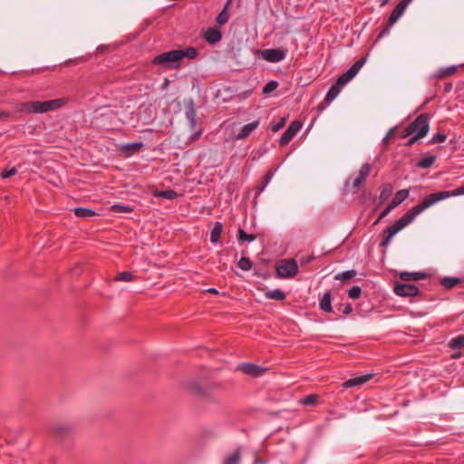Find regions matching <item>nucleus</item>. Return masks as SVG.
<instances>
[{"label":"nucleus","mask_w":464,"mask_h":464,"mask_svg":"<svg viewBox=\"0 0 464 464\" xmlns=\"http://www.w3.org/2000/svg\"><path fill=\"white\" fill-rule=\"evenodd\" d=\"M393 291L397 295L403 297H413L419 295V288L409 283L395 282Z\"/></svg>","instance_id":"nucleus-6"},{"label":"nucleus","mask_w":464,"mask_h":464,"mask_svg":"<svg viewBox=\"0 0 464 464\" xmlns=\"http://www.w3.org/2000/svg\"><path fill=\"white\" fill-rule=\"evenodd\" d=\"M451 89H452L451 83L448 82L445 84V88H444L445 92H450V91H451Z\"/></svg>","instance_id":"nucleus-58"},{"label":"nucleus","mask_w":464,"mask_h":464,"mask_svg":"<svg viewBox=\"0 0 464 464\" xmlns=\"http://www.w3.org/2000/svg\"><path fill=\"white\" fill-rule=\"evenodd\" d=\"M361 294H362V289L360 286H353L349 291H348V296L352 299H357L361 296Z\"/></svg>","instance_id":"nucleus-40"},{"label":"nucleus","mask_w":464,"mask_h":464,"mask_svg":"<svg viewBox=\"0 0 464 464\" xmlns=\"http://www.w3.org/2000/svg\"><path fill=\"white\" fill-rule=\"evenodd\" d=\"M355 276H356V271L352 269V270H347V271L337 274L334 276V279L344 282V281H347V280L354 277Z\"/></svg>","instance_id":"nucleus-32"},{"label":"nucleus","mask_w":464,"mask_h":464,"mask_svg":"<svg viewBox=\"0 0 464 464\" xmlns=\"http://www.w3.org/2000/svg\"><path fill=\"white\" fill-rule=\"evenodd\" d=\"M237 238L240 242H252L256 238V236L254 234H247L243 228H239Z\"/></svg>","instance_id":"nucleus-31"},{"label":"nucleus","mask_w":464,"mask_h":464,"mask_svg":"<svg viewBox=\"0 0 464 464\" xmlns=\"http://www.w3.org/2000/svg\"><path fill=\"white\" fill-rule=\"evenodd\" d=\"M198 54V52L195 47H188L184 50H172L154 57L152 63L162 65L165 68H178L179 63L183 58L195 59Z\"/></svg>","instance_id":"nucleus-2"},{"label":"nucleus","mask_w":464,"mask_h":464,"mask_svg":"<svg viewBox=\"0 0 464 464\" xmlns=\"http://www.w3.org/2000/svg\"><path fill=\"white\" fill-rule=\"evenodd\" d=\"M201 133H202V130H198L197 132H195V133L192 135L191 139H192L193 140H198V139L201 136Z\"/></svg>","instance_id":"nucleus-54"},{"label":"nucleus","mask_w":464,"mask_h":464,"mask_svg":"<svg viewBox=\"0 0 464 464\" xmlns=\"http://www.w3.org/2000/svg\"><path fill=\"white\" fill-rule=\"evenodd\" d=\"M241 460V452L240 450L237 449L232 455L227 456L223 464H239Z\"/></svg>","instance_id":"nucleus-28"},{"label":"nucleus","mask_w":464,"mask_h":464,"mask_svg":"<svg viewBox=\"0 0 464 464\" xmlns=\"http://www.w3.org/2000/svg\"><path fill=\"white\" fill-rule=\"evenodd\" d=\"M16 173H17V169H16V168H15V167H13V168H11V169H5V170H3V171H2V173H1V177H2L3 179H8V178H10V177H12V176L15 175Z\"/></svg>","instance_id":"nucleus-45"},{"label":"nucleus","mask_w":464,"mask_h":464,"mask_svg":"<svg viewBox=\"0 0 464 464\" xmlns=\"http://www.w3.org/2000/svg\"><path fill=\"white\" fill-rule=\"evenodd\" d=\"M409 194H410V190L406 189V188L397 191L395 193L393 198L392 199V201L389 203V205L392 208H395L409 197Z\"/></svg>","instance_id":"nucleus-16"},{"label":"nucleus","mask_w":464,"mask_h":464,"mask_svg":"<svg viewBox=\"0 0 464 464\" xmlns=\"http://www.w3.org/2000/svg\"><path fill=\"white\" fill-rule=\"evenodd\" d=\"M464 195V186H461L452 191H439L425 197L419 204L412 207L406 212L401 218H399L393 225L386 227L382 235L381 246L386 247L392 238L406 226L411 223L415 218L424 211L426 208L431 207L437 202L446 199L450 197Z\"/></svg>","instance_id":"nucleus-1"},{"label":"nucleus","mask_w":464,"mask_h":464,"mask_svg":"<svg viewBox=\"0 0 464 464\" xmlns=\"http://www.w3.org/2000/svg\"><path fill=\"white\" fill-rule=\"evenodd\" d=\"M277 87L278 82L276 81H270L263 87L262 92L264 94H269L275 90H276Z\"/></svg>","instance_id":"nucleus-38"},{"label":"nucleus","mask_w":464,"mask_h":464,"mask_svg":"<svg viewBox=\"0 0 464 464\" xmlns=\"http://www.w3.org/2000/svg\"><path fill=\"white\" fill-rule=\"evenodd\" d=\"M345 74L348 75L350 77V79L352 80L357 73L354 71H353L351 68H349L345 72Z\"/></svg>","instance_id":"nucleus-53"},{"label":"nucleus","mask_w":464,"mask_h":464,"mask_svg":"<svg viewBox=\"0 0 464 464\" xmlns=\"http://www.w3.org/2000/svg\"><path fill=\"white\" fill-rule=\"evenodd\" d=\"M393 130H394V129H391V130H389V132L387 133L386 138H388L389 136H391V135L392 134Z\"/></svg>","instance_id":"nucleus-62"},{"label":"nucleus","mask_w":464,"mask_h":464,"mask_svg":"<svg viewBox=\"0 0 464 464\" xmlns=\"http://www.w3.org/2000/svg\"><path fill=\"white\" fill-rule=\"evenodd\" d=\"M451 349H460L464 346V335H458L451 339L449 343Z\"/></svg>","instance_id":"nucleus-33"},{"label":"nucleus","mask_w":464,"mask_h":464,"mask_svg":"<svg viewBox=\"0 0 464 464\" xmlns=\"http://www.w3.org/2000/svg\"><path fill=\"white\" fill-rule=\"evenodd\" d=\"M410 131H411V130H410V127H409V126H407V127L405 128V130H403V131L401 132V138L405 139V138H407V137L411 136L413 133H412V132H410Z\"/></svg>","instance_id":"nucleus-51"},{"label":"nucleus","mask_w":464,"mask_h":464,"mask_svg":"<svg viewBox=\"0 0 464 464\" xmlns=\"http://www.w3.org/2000/svg\"><path fill=\"white\" fill-rule=\"evenodd\" d=\"M391 0H381L380 5L384 6L386 5Z\"/></svg>","instance_id":"nucleus-61"},{"label":"nucleus","mask_w":464,"mask_h":464,"mask_svg":"<svg viewBox=\"0 0 464 464\" xmlns=\"http://www.w3.org/2000/svg\"><path fill=\"white\" fill-rule=\"evenodd\" d=\"M457 72V66L452 65L447 68H440L434 74L435 78L442 79L455 74Z\"/></svg>","instance_id":"nucleus-20"},{"label":"nucleus","mask_w":464,"mask_h":464,"mask_svg":"<svg viewBox=\"0 0 464 464\" xmlns=\"http://www.w3.org/2000/svg\"><path fill=\"white\" fill-rule=\"evenodd\" d=\"M252 266V261L248 257L242 256L238 261V267L244 271L250 270Z\"/></svg>","instance_id":"nucleus-36"},{"label":"nucleus","mask_w":464,"mask_h":464,"mask_svg":"<svg viewBox=\"0 0 464 464\" xmlns=\"http://www.w3.org/2000/svg\"><path fill=\"white\" fill-rule=\"evenodd\" d=\"M262 58L270 63H278L285 59V51L281 49H266L262 52Z\"/></svg>","instance_id":"nucleus-10"},{"label":"nucleus","mask_w":464,"mask_h":464,"mask_svg":"<svg viewBox=\"0 0 464 464\" xmlns=\"http://www.w3.org/2000/svg\"><path fill=\"white\" fill-rule=\"evenodd\" d=\"M266 186L267 184H266L265 181H263V183L257 187L258 193H261Z\"/></svg>","instance_id":"nucleus-55"},{"label":"nucleus","mask_w":464,"mask_h":464,"mask_svg":"<svg viewBox=\"0 0 464 464\" xmlns=\"http://www.w3.org/2000/svg\"><path fill=\"white\" fill-rule=\"evenodd\" d=\"M159 197H161L166 199H175L178 197V193L173 189H166L162 190L158 194Z\"/></svg>","instance_id":"nucleus-39"},{"label":"nucleus","mask_w":464,"mask_h":464,"mask_svg":"<svg viewBox=\"0 0 464 464\" xmlns=\"http://www.w3.org/2000/svg\"><path fill=\"white\" fill-rule=\"evenodd\" d=\"M372 373H367L362 376L351 378L343 383V387L344 389H350L355 386L362 385L369 382L372 378Z\"/></svg>","instance_id":"nucleus-13"},{"label":"nucleus","mask_w":464,"mask_h":464,"mask_svg":"<svg viewBox=\"0 0 464 464\" xmlns=\"http://www.w3.org/2000/svg\"><path fill=\"white\" fill-rule=\"evenodd\" d=\"M135 276L133 274L128 271L121 272L116 276L115 281L130 282L134 280Z\"/></svg>","instance_id":"nucleus-34"},{"label":"nucleus","mask_w":464,"mask_h":464,"mask_svg":"<svg viewBox=\"0 0 464 464\" xmlns=\"http://www.w3.org/2000/svg\"><path fill=\"white\" fill-rule=\"evenodd\" d=\"M238 370L253 377H259L266 371V368L253 363H241L238 365Z\"/></svg>","instance_id":"nucleus-11"},{"label":"nucleus","mask_w":464,"mask_h":464,"mask_svg":"<svg viewBox=\"0 0 464 464\" xmlns=\"http://www.w3.org/2000/svg\"><path fill=\"white\" fill-rule=\"evenodd\" d=\"M372 166L369 163L362 165L359 169L358 176L352 181L351 188L348 191L353 194H356L360 189L361 186L365 182L367 177L371 172Z\"/></svg>","instance_id":"nucleus-7"},{"label":"nucleus","mask_w":464,"mask_h":464,"mask_svg":"<svg viewBox=\"0 0 464 464\" xmlns=\"http://www.w3.org/2000/svg\"><path fill=\"white\" fill-rule=\"evenodd\" d=\"M203 38L208 44H215L221 40L222 33L217 27H210L204 32Z\"/></svg>","instance_id":"nucleus-12"},{"label":"nucleus","mask_w":464,"mask_h":464,"mask_svg":"<svg viewBox=\"0 0 464 464\" xmlns=\"http://www.w3.org/2000/svg\"><path fill=\"white\" fill-rule=\"evenodd\" d=\"M331 295H332L330 291L325 292L319 303L320 309L325 313H331L333 310L331 304Z\"/></svg>","instance_id":"nucleus-18"},{"label":"nucleus","mask_w":464,"mask_h":464,"mask_svg":"<svg viewBox=\"0 0 464 464\" xmlns=\"http://www.w3.org/2000/svg\"><path fill=\"white\" fill-rule=\"evenodd\" d=\"M350 186V179L346 181L345 187L348 188Z\"/></svg>","instance_id":"nucleus-64"},{"label":"nucleus","mask_w":464,"mask_h":464,"mask_svg":"<svg viewBox=\"0 0 464 464\" xmlns=\"http://www.w3.org/2000/svg\"><path fill=\"white\" fill-rule=\"evenodd\" d=\"M318 396L316 394H309L300 401V403L304 406H311L316 403Z\"/></svg>","instance_id":"nucleus-37"},{"label":"nucleus","mask_w":464,"mask_h":464,"mask_svg":"<svg viewBox=\"0 0 464 464\" xmlns=\"http://www.w3.org/2000/svg\"><path fill=\"white\" fill-rule=\"evenodd\" d=\"M222 231V224L220 222H216L210 232V241L214 244L218 243L219 241Z\"/></svg>","instance_id":"nucleus-21"},{"label":"nucleus","mask_w":464,"mask_h":464,"mask_svg":"<svg viewBox=\"0 0 464 464\" xmlns=\"http://www.w3.org/2000/svg\"><path fill=\"white\" fill-rule=\"evenodd\" d=\"M265 296L268 299L283 301L285 299L286 295L281 289H274L266 291Z\"/></svg>","instance_id":"nucleus-22"},{"label":"nucleus","mask_w":464,"mask_h":464,"mask_svg":"<svg viewBox=\"0 0 464 464\" xmlns=\"http://www.w3.org/2000/svg\"><path fill=\"white\" fill-rule=\"evenodd\" d=\"M318 109H319L320 111H323V110L324 109V105H323V104H319V105H318Z\"/></svg>","instance_id":"nucleus-63"},{"label":"nucleus","mask_w":464,"mask_h":464,"mask_svg":"<svg viewBox=\"0 0 464 464\" xmlns=\"http://www.w3.org/2000/svg\"><path fill=\"white\" fill-rule=\"evenodd\" d=\"M258 126H259L258 120L244 125L240 129V131L237 134L236 139L237 140L246 139Z\"/></svg>","instance_id":"nucleus-14"},{"label":"nucleus","mask_w":464,"mask_h":464,"mask_svg":"<svg viewBox=\"0 0 464 464\" xmlns=\"http://www.w3.org/2000/svg\"><path fill=\"white\" fill-rule=\"evenodd\" d=\"M420 138L416 135H411L410 140L406 142V146H412L417 140H419Z\"/></svg>","instance_id":"nucleus-50"},{"label":"nucleus","mask_w":464,"mask_h":464,"mask_svg":"<svg viewBox=\"0 0 464 464\" xmlns=\"http://www.w3.org/2000/svg\"><path fill=\"white\" fill-rule=\"evenodd\" d=\"M229 17V10H227V8H223L222 11L217 15L216 22L219 25H224L228 22Z\"/></svg>","instance_id":"nucleus-29"},{"label":"nucleus","mask_w":464,"mask_h":464,"mask_svg":"<svg viewBox=\"0 0 464 464\" xmlns=\"http://www.w3.org/2000/svg\"><path fill=\"white\" fill-rule=\"evenodd\" d=\"M460 282H461V280L458 277L446 276L440 280V285L445 289H451L454 286H456L458 284H459Z\"/></svg>","instance_id":"nucleus-23"},{"label":"nucleus","mask_w":464,"mask_h":464,"mask_svg":"<svg viewBox=\"0 0 464 464\" xmlns=\"http://www.w3.org/2000/svg\"><path fill=\"white\" fill-rule=\"evenodd\" d=\"M186 117L188 121H193L197 118V111L196 109L193 106H190L186 111Z\"/></svg>","instance_id":"nucleus-46"},{"label":"nucleus","mask_w":464,"mask_h":464,"mask_svg":"<svg viewBox=\"0 0 464 464\" xmlns=\"http://www.w3.org/2000/svg\"><path fill=\"white\" fill-rule=\"evenodd\" d=\"M339 309L342 311L343 314L346 315L351 314L353 311L352 305L350 304H341Z\"/></svg>","instance_id":"nucleus-47"},{"label":"nucleus","mask_w":464,"mask_h":464,"mask_svg":"<svg viewBox=\"0 0 464 464\" xmlns=\"http://www.w3.org/2000/svg\"><path fill=\"white\" fill-rule=\"evenodd\" d=\"M393 208L388 205L385 209L382 210L381 215L379 216V219H382L384 217H386Z\"/></svg>","instance_id":"nucleus-49"},{"label":"nucleus","mask_w":464,"mask_h":464,"mask_svg":"<svg viewBox=\"0 0 464 464\" xmlns=\"http://www.w3.org/2000/svg\"><path fill=\"white\" fill-rule=\"evenodd\" d=\"M73 212L76 217L81 218H88L96 215V213L92 209L86 208H75L73 209Z\"/></svg>","instance_id":"nucleus-25"},{"label":"nucleus","mask_w":464,"mask_h":464,"mask_svg":"<svg viewBox=\"0 0 464 464\" xmlns=\"http://www.w3.org/2000/svg\"><path fill=\"white\" fill-rule=\"evenodd\" d=\"M392 25L388 23V24L380 32L377 39L382 38L384 35L388 34L390 32V28Z\"/></svg>","instance_id":"nucleus-48"},{"label":"nucleus","mask_w":464,"mask_h":464,"mask_svg":"<svg viewBox=\"0 0 464 464\" xmlns=\"http://www.w3.org/2000/svg\"><path fill=\"white\" fill-rule=\"evenodd\" d=\"M273 177V173L271 171H267L264 177V181L266 184H268Z\"/></svg>","instance_id":"nucleus-52"},{"label":"nucleus","mask_w":464,"mask_h":464,"mask_svg":"<svg viewBox=\"0 0 464 464\" xmlns=\"http://www.w3.org/2000/svg\"><path fill=\"white\" fill-rule=\"evenodd\" d=\"M207 292L214 294V295L218 294V291L216 288H209V289L207 290Z\"/></svg>","instance_id":"nucleus-60"},{"label":"nucleus","mask_w":464,"mask_h":464,"mask_svg":"<svg viewBox=\"0 0 464 464\" xmlns=\"http://www.w3.org/2000/svg\"><path fill=\"white\" fill-rule=\"evenodd\" d=\"M53 433L55 435H65L71 431V427L66 424H57L53 427Z\"/></svg>","instance_id":"nucleus-30"},{"label":"nucleus","mask_w":464,"mask_h":464,"mask_svg":"<svg viewBox=\"0 0 464 464\" xmlns=\"http://www.w3.org/2000/svg\"><path fill=\"white\" fill-rule=\"evenodd\" d=\"M67 102L66 99L60 98L44 102L34 101L19 104L18 111L24 113H44L55 111Z\"/></svg>","instance_id":"nucleus-3"},{"label":"nucleus","mask_w":464,"mask_h":464,"mask_svg":"<svg viewBox=\"0 0 464 464\" xmlns=\"http://www.w3.org/2000/svg\"><path fill=\"white\" fill-rule=\"evenodd\" d=\"M365 62H366V57H362V58L359 59L358 61H356L350 68L353 71H354L356 73H358L359 71L361 70V68L365 63Z\"/></svg>","instance_id":"nucleus-41"},{"label":"nucleus","mask_w":464,"mask_h":464,"mask_svg":"<svg viewBox=\"0 0 464 464\" xmlns=\"http://www.w3.org/2000/svg\"><path fill=\"white\" fill-rule=\"evenodd\" d=\"M446 139H447L446 134L437 133L431 138L430 143H432V144L441 143V142H444L446 140Z\"/></svg>","instance_id":"nucleus-43"},{"label":"nucleus","mask_w":464,"mask_h":464,"mask_svg":"<svg viewBox=\"0 0 464 464\" xmlns=\"http://www.w3.org/2000/svg\"><path fill=\"white\" fill-rule=\"evenodd\" d=\"M276 273L280 278H291L298 273V265L295 259H283L276 266Z\"/></svg>","instance_id":"nucleus-4"},{"label":"nucleus","mask_w":464,"mask_h":464,"mask_svg":"<svg viewBox=\"0 0 464 464\" xmlns=\"http://www.w3.org/2000/svg\"><path fill=\"white\" fill-rule=\"evenodd\" d=\"M411 0H401L392 11L388 22L390 25H393L400 17L404 14L406 8L410 5Z\"/></svg>","instance_id":"nucleus-9"},{"label":"nucleus","mask_w":464,"mask_h":464,"mask_svg":"<svg viewBox=\"0 0 464 464\" xmlns=\"http://www.w3.org/2000/svg\"><path fill=\"white\" fill-rule=\"evenodd\" d=\"M111 210L115 213H130L133 208L129 205L115 204L111 206Z\"/></svg>","instance_id":"nucleus-35"},{"label":"nucleus","mask_w":464,"mask_h":464,"mask_svg":"<svg viewBox=\"0 0 464 464\" xmlns=\"http://www.w3.org/2000/svg\"><path fill=\"white\" fill-rule=\"evenodd\" d=\"M341 89H342V87H340L336 83L330 87V89L328 90V92L325 95V102H327V104L332 102L336 98V96L341 92Z\"/></svg>","instance_id":"nucleus-24"},{"label":"nucleus","mask_w":464,"mask_h":464,"mask_svg":"<svg viewBox=\"0 0 464 464\" xmlns=\"http://www.w3.org/2000/svg\"><path fill=\"white\" fill-rule=\"evenodd\" d=\"M232 1L233 0H227V2H226V4H225L223 8H227V10H229V7H230V5L232 4Z\"/></svg>","instance_id":"nucleus-59"},{"label":"nucleus","mask_w":464,"mask_h":464,"mask_svg":"<svg viewBox=\"0 0 464 464\" xmlns=\"http://www.w3.org/2000/svg\"><path fill=\"white\" fill-rule=\"evenodd\" d=\"M410 132L420 139L425 137L430 130L429 116L425 113L419 115L411 123L408 125Z\"/></svg>","instance_id":"nucleus-5"},{"label":"nucleus","mask_w":464,"mask_h":464,"mask_svg":"<svg viewBox=\"0 0 464 464\" xmlns=\"http://www.w3.org/2000/svg\"><path fill=\"white\" fill-rule=\"evenodd\" d=\"M302 128V122L299 121H294L291 122V124L288 126V128L285 130V132L282 134L279 144L281 146L287 145L292 139L297 134V132Z\"/></svg>","instance_id":"nucleus-8"},{"label":"nucleus","mask_w":464,"mask_h":464,"mask_svg":"<svg viewBox=\"0 0 464 464\" xmlns=\"http://www.w3.org/2000/svg\"><path fill=\"white\" fill-rule=\"evenodd\" d=\"M285 123V119L281 118L278 122H272L270 125V129L272 131L276 132L284 127Z\"/></svg>","instance_id":"nucleus-42"},{"label":"nucleus","mask_w":464,"mask_h":464,"mask_svg":"<svg viewBox=\"0 0 464 464\" xmlns=\"http://www.w3.org/2000/svg\"><path fill=\"white\" fill-rule=\"evenodd\" d=\"M10 113L7 111H0V118H8Z\"/></svg>","instance_id":"nucleus-57"},{"label":"nucleus","mask_w":464,"mask_h":464,"mask_svg":"<svg viewBox=\"0 0 464 464\" xmlns=\"http://www.w3.org/2000/svg\"><path fill=\"white\" fill-rule=\"evenodd\" d=\"M350 81H351L350 77L348 75H346L345 72H343V74H341L338 77V79L336 81V84H338L340 87H343Z\"/></svg>","instance_id":"nucleus-44"},{"label":"nucleus","mask_w":464,"mask_h":464,"mask_svg":"<svg viewBox=\"0 0 464 464\" xmlns=\"http://www.w3.org/2000/svg\"><path fill=\"white\" fill-rule=\"evenodd\" d=\"M393 188L390 183L383 184L380 193V200L382 202L387 200L392 194Z\"/></svg>","instance_id":"nucleus-27"},{"label":"nucleus","mask_w":464,"mask_h":464,"mask_svg":"<svg viewBox=\"0 0 464 464\" xmlns=\"http://www.w3.org/2000/svg\"><path fill=\"white\" fill-rule=\"evenodd\" d=\"M400 278L402 281H418L426 278V274L422 272H401L400 273Z\"/></svg>","instance_id":"nucleus-17"},{"label":"nucleus","mask_w":464,"mask_h":464,"mask_svg":"<svg viewBox=\"0 0 464 464\" xmlns=\"http://www.w3.org/2000/svg\"><path fill=\"white\" fill-rule=\"evenodd\" d=\"M189 121V126H190V129L193 130H195L196 128V124H197V119H194L193 121Z\"/></svg>","instance_id":"nucleus-56"},{"label":"nucleus","mask_w":464,"mask_h":464,"mask_svg":"<svg viewBox=\"0 0 464 464\" xmlns=\"http://www.w3.org/2000/svg\"><path fill=\"white\" fill-rule=\"evenodd\" d=\"M185 387L188 392L197 396H206L208 393L207 389L199 385L197 381L188 382Z\"/></svg>","instance_id":"nucleus-15"},{"label":"nucleus","mask_w":464,"mask_h":464,"mask_svg":"<svg viewBox=\"0 0 464 464\" xmlns=\"http://www.w3.org/2000/svg\"><path fill=\"white\" fill-rule=\"evenodd\" d=\"M436 161V156L430 155L422 158L417 163V167L420 169H429L430 168Z\"/></svg>","instance_id":"nucleus-26"},{"label":"nucleus","mask_w":464,"mask_h":464,"mask_svg":"<svg viewBox=\"0 0 464 464\" xmlns=\"http://www.w3.org/2000/svg\"><path fill=\"white\" fill-rule=\"evenodd\" d=\"M143 147L142 142H133L122 145L121 150V151L126 152L127 156H130L135 152L140 151V150Z\"/></svg>","instance_id":"nucleus-19"}]
</instances>
